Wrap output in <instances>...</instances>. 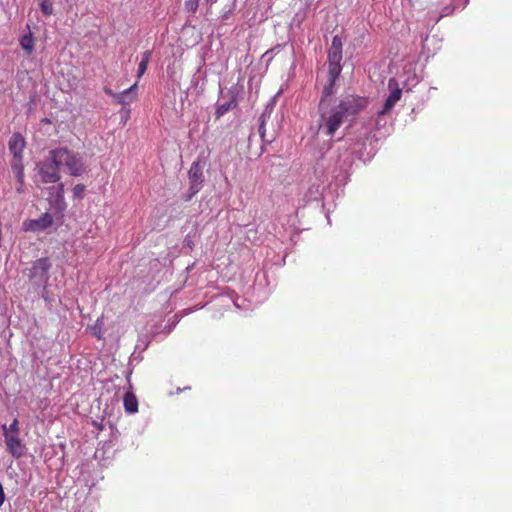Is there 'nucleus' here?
<instances>
[{
  "label": "nucleus",
  "instance_id": "nucleus-15",
  "mask_svg": "<svg viewBox=\"0 0 512 512\" xmlns=\"http://www.w3.org/2000/svg\"><path fill=\"white\" fill-rule=\"evenodd\" d=\"M151 55H152L151 51H145L144 53H142L141 61L138 65V70H137L138 78H141L144 75V73L146 72L149 61L151 59Z\"/></svg>",
  "mask_w": 512,
  "mask_h": 512
},
{
  "label": "nucleus",
  "instance_id": "nucleus-9",
  "mask_svg": "<svg viewBox=\"0 0 512 512\" xmlns=\"http://www.w3.org/2000/svg\"><path fill=\"white\" fill-rule=\"evenodd\" d=\"M38 167L43 182L55 183L60 179L58 169L61 167L56 166L52 159L51 162H41Z\"/></svg>",
  "mask_w": 512,
  "mask_h": 512
},
{
  "label": "nucleus",
  "instance_id": "nucleus-27",
  "mask_svg": "<svg viewBox=\"0 0 512 512\" xmlns=\"http://www.w3.org/2000/svg\"><path fill=\"white\" fill-rule=\"evenodd\" d=\"M207 2H209L211 5H213L217 2V0H207Z\"/></svg>",
  "mask_w": 512,
  "mask_h": 512
},
{
  "label": "nucleus",
  "instance_id": "nucleus-23",
  "mask_svg": "<svg viewBox=\"0 0 512 512\" xmlns=\"http://www.w3.org/2000/svg\"><path fill=\"white\" fill-rule=\"evenodd\" d=\"M4 501H5V494H4L2 484L0 483V506L3 505Z\"/></svg>",
  "mask_w": 512,
  "mask_h": 512
},
{
  "label": "nucleus",
  "instance_id": "nucleus-8",
  "mask_svg": "<svg viewBox=\"0 0 512 512\" xmlns=\"http://www.w3.org/2000/svg\"><path fill=\"white\" fill-rule=\"evenodd\" d=\"M237 104V92L233 89H230L225 95H222V99L217 103L216 117H222L227 112L234 109Z\"/></svg>",
  "mask_w": 512,
  "mask_h": 512
},
{
  "label": "nucleus",
  "instance_id": "nucleus-4",
  "mask_svg": "<svg viewBox=\"0 0 512 512\" xmlns=\"http://www.w3.org/2000/svg\"><path fill=\"white\" fill-rule=\"evenodd\" d=\"M51 268V263L48 258H40L36 260L29 274L30 282L35 287L42 288V297L47 300L46 296V284L49 280V270Z\"/></svg>",
  "mask_w": 512,
  "mask_h": 512
},
{
  "label": "nucleus",
  "instance_id": "nucleus-1",
  "mask_svg": "<svg viewBox=\"0 0 512 512\" xmlns=\"http://www.w3.org/2000/svg\"><path fill=\"white\" fill-rule=\"evenodd\" d=\"M364 98L348 95L334 99L332 95H322L319 106V130L332 137L344 121L354 117L366 107Z\"/></svg>",
  "mask_w": 512,
  "mask_h": 512
},
{
  "label": "nucleus",
  "instance_id": "nucleus-20",
  "mask_svg": "<svg viewBox=\"0 0 512 512\" xmlns=\"http://www.w3.org/2000/svg\"><path fill=\"white\" fill-rule=\"evenodd\" d=\"M265 123H266V116L263 114L260 117V124H259V129H258L260 137L262 138L263 141H265V133H266Z\"/></svg>",
  "mask_w": 512,
  "mask_h": 512
},
{
  "label": "nucleus",
  "instance_id": "nucleus-2",
  "mask_svg": "<svg viewBox=\"0 0 512 512\" xmlns=\"http://www.w3.org/2000/svg\"><path fill=\"white\" fill-rule=\"evenodd\" d=\"M26 142L24 137L20 133H14L8 142V148L13 156L11 161V169L14 173L18 186L16 190L18 193L23 192L24 184V165H23V151L25 149Z\"/></svg>",
  "mask_w": 512,
  "mask_h": 512
},
{
  "label": "nucleus",
  "instance_id": "nucleus-7",
  "mask_svg": "<svg viewBox=\"0 0 512 512\" xmlns=\"http://www.w3.org/2000/svg\"><path fill=\"white\" fill-rule=\"evenodd\" d=\"M188 177L190 182V199L193 195L197 194L201 190L203 184V172L199 162H193L191 164L188 171Z\"/></svg>",
  "mask_w": 512,
  "mask_h": 512
},
{
  "label": "nucleus",
  "instance_id": "nucleus-3",
  "mask_svg": "<svg viewBox=\"0 0 512 512\" xmlns=\"http://www.w3.org/2000/svg\"><path fill=\"white\" fill-rule=\"evenodd\" d=\"M50 155L55 165L65 167L70 175L79 176L84 172V164L79 154L59 148L51 151Z\"/></svg>",
  "mask_w": 512,
  "mask_h": 512
},
{
  "label": "nucleus",
  "instance_id": "nucleus-6",
  "mask_svg": "<svg viewBox=\"0 0 512 512\" xmlns=\"http://www.w3.org/2000/svg\"><path fill=\"white\" fill-rule=\"evenodd\" d=\"M4 442L8 453L15 459L24 456L26 445L20 438V434H3Z\"/></svg>",
  "mask_w": 512,
  "mask_h": 512
},
{
  "label": "nucleus",
  "instance_id": "nucleus-14",
  "mask_svg": "<svg viewBox=\"0 0 512 512\" xmlns=\"http://www.w3.org/2000/svg\"><path fill=\"white\" fill-rule=\"evenodd\" d=\"M123 402H124L125 410L127 412H129V413L137 412L138 401H137L136 396L133 393H131V392L125 393Z\"/></svg>",
  "mask_w": 512,
  "mask_h": 512
},
{
  "label": "nucleus",
  "instance_id": "nucleus-21",
  "mask_svg": "<svg viewBox=\"0 0 512 512\" xmlns=\"http://www.w3.org/2000/svg\"><path fill=\"white\" fill-rule=\"evenodd\" d=\"M84 190H85L84 185H82V184H77V185L73 188V194H74V197H76V198H81V197L83 196Z\"/></svg>",
  "mask_w": 512,
  "mask_h": 512
},
{
  "label": "nucleus",
  "instance_id": "nucleus-24",
  "mask_svg": "<svg viewBox=\"0 0 512 512\" xmlns=\"http://www.w3.org/2000/svg\"><path fill=\"white\" fill-rule=\"evenodd\" d=\"M63 193H64V187H63V184H60L57 187V197L58 198H62L63 197Z\"/></svg>",
  "mask_w": 512,
  "mask_h": 512
},
{
  "label": "nucleus",
  "instance_id": "nucleus-22",
  "mask_svg": "<svg viewBox=\"0 0 512 512\" xmlns=\"http://www.w3.org/2000/svg\"><path fill=\"white\" fill-rule=\"evenodd\" d=\"M417 82H418V79H417L416 75H414V76H413V79L408 78V79L406 80V85L413 86V85H415Z\"/></svg>",
  "mask_w": 512,
  "mask_h": 512
},
{
  "label": "nucleus",
  "instance_id": "nucleus-5",
  "mask_svg": "<svg viewBox=\"0 0 512 512\" xmlns=\"http://www.w3.org/2000/svg\"><path fill=\"white\" fill-rule=\"evenodd\" d=\"M389 95L386 98L382 108L377 112L378 116L388 114L402 97V89L399 87L398 81L395 78H390L388 81Z\"/></svg>",
  "mask_w": 512,
  "mask_h": 512
},
{
  "label": "nucleus",
  "instance_id": "nucleus-19",
  "mask_svg": "<svg viewBox=\"0 0 512 512\" xmlns=\"http://www.w3.org/2000/svg\"><path fill=\"white\" fill-rule=\"evenodd\" d=\"M199 6V0H186L185 1V9L188 12H196L197 8Z\"/></svg>",
  "mask_w": 512,
  "mask_h": 512
},
{
  "label": "nucleus",
  "instance_id": "nucleus-17",
  "mask_svg": "<svg viewBox=\"0 0 512 512\" xmlns=\"http://www.w3.org/2000/svg\"><path fill=\"white\" fill-rule=\"evenodd\" d=\"M20 45L22 49H24L28 54L32 53L34 49V41L31 35H25L22 37L20 41Z\"/></svg>",
  "mask_w": 512,
  "mask_h": 512
},
{
  "label": "nucleus",
  "instance_id": "nucleus-10",
  "mask_svg": "<svg viewBox=\"0 0 512 512\" xmlns=\"http://www.w3.org/2000/svg\"><path fill=\"white\" fill-rule=\"evenodd\" d=\"M53 223L52 216L48 213L43 214L38 219L28 220L23 223L24 230L32 232H42Z\"/></svg>",
  "mask_w": 512,
  "mask_h": 512
},
{
  "label": "nucleus",
  "instance_id": "nucleus-26",
  "mask_svg": "<svg viewBox=\"0 0 512 512\" xmlns=\"http://www.w3.org/2000/svg\"><path fill=\"white\" fill-rule=\"evenodd\" d=\"M348 159H349V157H348V155H347V152H345V159L343 160V163H340V164H339V168H340V169H342V168L347 164Z\"/></svg>",
  "mask_w": 512,
  "mask_h": 512
},
{
  "label": "nucleus",
  "instance_id": "nucleus-13",
  "mask_svg": "<svg viewBox=\"0 0 512 512\" xmlns=\"http://www.w3.org/2000/svg\"><path fill=\"white\" fill-rule=\"evenodd\" d=\"M342 40L339 36H334L328 51V62L340 63L342 60Z\"/></svg>",
  "mask_w": 512,
  "mask_h": 512
},
{
  "label": "nucleus",
  "instance_id": "nucleus-11",
  "mask_svg": "<svg viewBox=\"0 0 512 512\" xmlns=\"http://www.w3.org/2000/svg\"><path fill=\"white\" fill-rule=\"evenodd\" d=\"M341 73L340 63L328 62V83L324 86L323 95H333L334 86Z\"/></svg>",
  "mask_w": 512,
  "mask_h": 512
},
{
  "label": "nucleus",
  "instance_id": "nucleus-25",
  "mask_svg": "<svg viewBox=\"0 0 512 512\" xmlns=\"http://www.w3.org/2000/svg\"><path fill=\"white\" fill-rule=\"evenodd\" d=\"M105 93L107 95H109L110 97H112L114 100H115V95H117V93L113 92L111 89L109 88H105Z\"/></svg>",
  "mask_w": 512,
  "mask_h": 512
},
{
  "label": "nucleus",
  "instance_id": "nucleus-12",
  "mask_svg": "<svg viewBox=\"0 0 512 512\" xmlns=\"http://www.w3.org/2000/svg\"><path fill=\"white\" fill-rule=\"evenodd\" d=\"M137 87L138 82H135L129 88L117 93V95H115V102L121 105L131 104L137 97Z\"/></svg>",
  "mask_w": 512,
  "mask_h": 512
},
{
  "label": "nucleus",
  "instance_id": "nucleus-18",
  "mask_svg": "<svg viewBox=\"0 0 512 512\" xmlns=\"http://www.w3.org/2000/svg\"><path fill=\"white\" fill-rule=\"evenodd\" d=\"M40 9L45 15H51L53 13V4L50 0H42Z\"/></svg>",
  "mask_w": 512,
  "mask_h": 512
},
{
  "label": "nucleus",
  "instance_id": "nucleus-16",
  "mask_svg": "<svg viewBox=\"0 0 512 512\" xmlns=\"http://www.w3.org/2000/svg\"><path fill=\"white\" fill-rule=\"evenodd\" d=\"M3 434H20L19 421L15 418L10 425H2Z\"/></svg>",
  "mask_w": 512,
  "mask_h": 512
}]
</instances>
